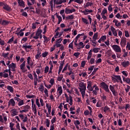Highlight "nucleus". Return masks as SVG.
Returning a JSON list of instances; mask_svg holds the SVG:
<instances>
[{
	"label": "nucleus",
	"instance_id": "nucleus-1",
	"mask_svg": "<svg viewBox=\"0 0 130 130\" xmlns=\"http://www.w3.org/2000/svg\"><path fill=\"white\" fill-rule=\"evenodd\" d=\"M100 87L105 90L107 93H110V90H109V85H107L105 82H102L100 84Z\"/></svg>",
	"mask_w": 130,
	"mask_h": 130
},
{
	"label": "nucleus",
	"instance_id": "nucleus-2",
	"mask_svg": "<svg viewBox=\"0 0 130 130\" xmlns=\"http://www.w3.org/2000/svg\"><path fill=\"white\" fill-rule=\"evenodd\" d=\"M112 81L114 83H119V81H121V77L119 75L113 74L112 76Z\"/></svg>",
	"mask_w": 130,
	"mask_h": 130
},
{
	"label": "nucleus",
	"instance_id": "nucleus-3",
	"mask_svg": "<svg viewBox=\"0 0 130 130\" xmlns=\"http://www.w3.org/2000/svg\"><path fill=\"white\" fill-rule=\"evenodd\" d=\"M79 88L80 92L86 91V83L84 82H80L79 83Z\"/></svg>",
	"mask_w": 130,
	"mask_h": 130
},
{
	"label": "nucleus",
	"instance_id": "nucleus-4",
	"mask_svg": "<svg viewBox=\"0 0 130 130\" xmlns=\"http://www.w3.org/2000/svg\"><path fill=\"white\" fill-rule=\"evenodd\" d=\"M112 47L115 52H121V48L117 45H114Z\"/></svg>",
	"mask_w": 130,
	"mask_h": 130
},
{
	"label": "nucleus",
	"instance_id": "nucleus-5",
	"mask_svg": "<svg viewBox=\"0 0 130 130\" xmlns=\"http://www.w3.org/2000/svg\"><path fill=\"white\" fill-rule=\"evenodd\" d=\"M31 110L34 111V114H37V109H36V105L34 104V100H31Z\"/></svg>",
	"mask_w": 130,
	"mask_h": 130
},
{
	"label": "nucleus",
	"instance_id": "nucleus-6",
	"mask_svg": "<svg viewBox=\"0 0 130 130\" xmlns=\"http://www.w3.org/2000/svg\"><path fill=\"white\" fill-rule=\"evenodd\" d=\"M120 46L122 48L125 47V46L126 45V38H122L121 39V42H120Z\"/></svg>",
	"mask_w": 130,
	"mask_h": 130
},
{
	"label": "nucleus",
	"instance_id": "nucleus-7",
	"mask_svg": "<svg viewBox=\"0 0 130 130\" xmlns=\"http://www.w3.org/2000/svg\"><path fill=\"white\" fill-rule=\"evenodd\" d=\"M75 12H76V9H68V8H66L65 9V13L66 14H72V13H75Z\"/></svg>",
	"mask_w": 130,
	"mask_h": 130
},
{
	"label": "nucleus",
	"instance_id": "nucleus-8",
	"mask_svg": "<svg viewBox=\"0 0 130 130\" xmlns=\"http://www.w3.org/2000/svg\"><path fill=\"white\" fill-rule=\"evenodd\" d=\"M18 3L19 7L25 8V2L23 0H18Z\"/></svg>",
	"mask_w": 130,
	"mask_h": 130
},
{
	"label": "nucleus",
	"instance_id": "nucleus-9",
	"mask_svg": "<svg viewBox=\"0 0 130 130\" xmlns=\"http://www.w3.org/2000/svg\"><path fill=\"white\" fill-rule=\"evenodd\" d=\"M3 9L7 12H11V11H12V9H11V7L8 4L5 5V6L3 7Z\"/></svg>",
	"mask_w": 130,
	"mask_h": 130
},
{
	"label": "nucleus",
	"instance_id": "nucleus-10",
	"mask_svg": "<svg viewBox=\"0 0 130 130\" xmlns=\"http://www.w3.org/2000/svg\"><path fill=\"white\" fill-rule=\"evenodd\" d=\"M22 48H24L25 50L28 52L27 49H32V45H23Z\"/></svg>",
	"mask_w": 130,
	"mask_h": 130
},
{
	"label": "nucleus",
	"instance_id": "nucleus-11",
	"mask_svg": "<svg viewBox=\"0 0 130 130\" xmlns=\"http://www.w3.org/2000/svg\"><path fill=\"white\" fill-rule=\"evenodd\" d=\"M85 47V45L84 43L82 42H80L77 47V49H81V48H84Z\"/></svg>",
	"mask_w": 130,
	"mask_h": 130
},
{
	"label": "nucleus",
	"instance_id": "nucleus-12",
	"mask_svg": "<svg viewBox=\"0 0 130 130\" xmlns=\"http://www.w3.org/2000/svg\"><path fill=\"white\" fill-rule=\"evenodd\" d=\"M10 22L7 21V20H3L2 23V20H0V24L1 25H3V26H7V25H8L9 24Z\"/></svg>",
	"mask_w": 130,
	"mask_h": 130
},
{
	"label": "nucleus",
	"instance_id": "nucleus-13",
	"mask_svg": "<svg viewBox=\"0 0 130 130\" xmlns=\"http://www.w3.org/2000/svg\"><path fill=\"white\" fill-rule=\"evenodd\" d=\"M121 64L123 68H126L129 64V62L128 61H123L121 62Z\"/></svg>",
	"mask_w": 130,
	"mask_h": 130
},
{
	"label": "nucleus",
	"instance_id": "nucleus-14",
	"mask_svg": "<svg viewBox=\"0 0 130 130\" xmlns=\"http://www.w3.org/2000/svg\"><path fill=\"white\" fill-rule=\"evenodd\" d=\"M30 1L31 2V3H30V1L29 0H27V5L28 6H33V5H34L36 2V0H30Z\"/></svg>",
	"mask_w": 130,
	"mask_h": 130
},
{
	"label": "nucleus",
	"instance_id": "nucleus-15",
	"mask_svg": "<svg viewBox=\"0 0 130 130\" xmlns=\"http://www.w3.org/2000/svg\"><path fill=\"white\" fill-rule=\"evenodd\" d=\"M93 6V3L91 2H87L86 5L84 6V8L87 9V8H89V7H92Z\"/></svg>",
	"mask_w": 130,
	"mask_h": 130
},
{
	"label": "nucleus",
	"instance_id": "nucleus-16",
	"mask_svg": "<svg viewBox=\"0 0 130 130\" xmlns=\"http://www.w3.org/2000/svg\"><path fill=\"white\" fill-rule=\"evenodd\" d=\"M25 66H26V61H24L20 66V70H21V71H24Z\"/></svg>",
	"mask_w": 130,
	"mask_h": 130
},
{
	"label": "nucleus",
	"instance_id": "nucleus-17",
	"mask_svg": "<svg viewBox=\"0 0 130 130\" xmlns=\"http://www.w3.org/2000/svg\"><path fill=\"white\" fill-rule=\"evenodd\" d=\"M7 88L8 89V90L9 91H10V92L11 93H13V92H14V88H13L12 86H10V85H8V86H7Z\"/></svg>",
	"mask_w": 130,
	"mask_h": 130
},
{
	"label": "nucleus",
	"instance_id": "nucleus-18",
	"mask_svg": "<svg viewBox=\"0 0 130 130\" xmlns=\"http://www.w3.org/2000/svg\"><path fill=\"white\" fill-rule=\"evenodd\" d=\"M57 91L58 92V94L62 93V87L61 86L59 85H58V89Z\"/></svg>",
	"mask_w": 130,
	"mask_h": 130
},
{
	"label": "nucleus",
	"instance_id": "nucleus-19",
	"mask_svg": "<svg viewBox=\"0 0 130 130\" xmlns=\"http://www.w3.org/2000/svg\"><path fill=\"white\" fill-rule=\"evenodd\" d=\"M40 24V22H36L35 23H33L32 24V29H36V27L37 26V25H39Z\"/></svg>",
	"mask_w": 130,
	"mask_h": 130
},
{
	"label": "nucleus",
	"instance_id": "nucleus-20",
	"mask_svg": "<svg viewBox=\"0 0 130 130\" xmlns=\"http://www.w3.org/2000/svg\"><path fill=\"white\" fill-rule=\"evenodd\" d=\"M63 62L62 63H60L59 68V71L58 72V75H60V72H61L62 70V68H63Z\"/></svg>",
	"mask_w": 130,
	"mask_h": 130
},
{
	"label": "nucleus",
	"instance_id": "nucleus-21",
	"mask_svg": "<svg viewBox=\"0 0 130 130\" xmlns=\"http://www.w3.org/2000/svg\"><path fill=\"white\" fill-rule=\"evenodd\" d=\"M92 39L94 40V41H96V40H97V39H99L98 32L94 33L93 37L92 38Z\"/></svg>",
	"mask_w": 130,
	"mask_h": 130
},
{
	"label": "nucleus",
	"instance_id": "nucleus-22",
	"mask_svg": "<svg viewBox=\"0 0 130 130\" xmlns=\"http://www.w3.org/2000/svg\"><path fill=\"white\" fill-rule=\"evenodd\" d=\"M43 38L44 39V43L46 42V43H47V42H48L50 40V38L46 37L45 35L43 36Z\"/></svg>",
	"mask_w": 130,
	"mask_h": 130
},
{
	"label": "nucleus",
	"instance_id": "nucleus-23",
	"mask_svg": "<svg viewBox=\"0 0 130 130\" xmlns=\"http://www.w3.org/2000/svg\"><path fill=\"white\" fill-rule=\"evenodd\" d=\"M39 91H41V92H43L44 91V86H43V84H41L40 87L39 88Z\"/></svg>",
	"mask_w": 130,
	"mask_h": 130
},
{
	"label": "nucleus",
	"instance_id": "nucleus-24",
	"mask_svg": "<svg viewBox=\"0 0 130 130\" xmlns=\"http://www.w3.org/2000/svg\"><path fill=\"white\" fill-rule=\"evenodd\" d=\"M16 64H15V63H12L8 66V68L10 69H13V68H16Z\"/></svg>",
	"mask_w": 130,
	"mask_h": 130
},
{
	"label": "nucleus",
	"instance_id": "nucleus-25",
	"mask_svg": "<svg viewBox=\"0 0 130 130\" xmlns=\"http://www.w3.org/2000/svg\"><path fill=\"white\" fill-rule=\"evenodd\" d=\"M123 81H125V82H126V83H127V84H129L130 83V79L127 78H126L125 79V78L123 76Z\"/></svg>",
	"mask_w": 130,
	"mask_h": 130
},
{
	"label": "nucleus",
	"instance_id": "nucleus-26",
	"mask_svg": "<svg viewBox=\"0 0 130 130\" xmlns=\"http://www.w3.org/2000/svg\"><path fill=\"white\" fill-rule=\"evenodd\" d=\"M41 33H42V30L41 29H38L36 34V36L39 37L41 35Z\"/></svg>",
	"mask_w": 130,
	"mask_h": 130
},
{
	"label": "nucleus",
	"instance_id": "nucleus-27",
	"mask_svg": "<svg viewBox=\"0 0 130 130\" xmlns=\"http://www.w3.org/2000/svg\"><path fill=\"white\" fill-rule=\"evenodd\" d=\"M9 103H11L12 104V106H15V104H16V102H15V101H14L13 99H11L10 101H9Z\"/></svg>",
	"mask_w": 130,
	"mask_h": 130
},
{
	"label": "nucleus",
	"instance_id": "nucleus-28",
	"mask_svg": "<svg viewBox=\"0 0 130 130\" xmlns=\"http://www.w3.org/2000/svg\"><path fill=\"white\" fill-rule=\"evenodd\" d=\"M18 106H22V105H24V100H21L19 101L18 103Z\"/></svg>",
	"mask_w": 130,
	"mask_h": 130
},
{
	"label": "nucleus",
	"instance_id": "nucleus-29",
	"mask_svg": "<svg viewBox=\"0 0 130 130\" xmlns=\"http://www.w3.org/2000/svg\"><path fill=\"white\" fill-rule=\"evenodd\" d=\"M49 72V67L48 66H46L44 70L45 74H47Z\"/></svg>",
	"mask_w": 130,
	"mask_h": 130
},
{
	"label": "nucleus",
	"instance_id": "nucleus-30",
	"mask_svg": "<svg viewBox=\"0 0 130 130\" xmlns=\"http://www.w3.org/2000/svg\"><path fill=\"white\" fill-rule=\"evenodd\" d=\"M99 50H100V48H94L93 49V51L94 52V53H97L98 52H99Z\"/></svg>",
	"mask_w": 130,
	"mask_h": 130
},
{
	"label": "nucleus",
	"instance_id": "nucleus-31",
	"mask_svg": "<svg viewBox=\"0 0 130 130\" xmlns=\"http://www.w3.org/2000/svg\"><path fill=\"white\" fill-rule=\"evenodd\" d=\"M82 22H83V23L86 24V25H88V24H89V22H88V20H87L86 19L82 18Z\"/></svg>",
	"mask_w": 130,
	"mask_h": 130
},
{
	"label": "nucleus",
	"instance_id": "nucleus-32",
	"mask_svg": "<svg viewBox=\"0 0 130 130\" xmlns=\"http://www.w3.org/2000/svg\"><path fill=\"white\" fill-rule=\"evenodd\" d=\"M67 20H73L74 19V15H71L66 17Z\"/></svg>",
	"mask_w": 130,
	"mask_h": 130
},
{
	"label": "nucleus",
	"instance_id": "nucleus-33",
	"mask_svg": "<svg viewBox=\"0 0 130 130\" xmlns=\"http://www.w3.org/2000/svg\"><path fill=\"white\" fill-rule=\"evenodd\" d=\"M55 15H56V17H57V19H58V21H60L61 22V21H62V18L61 17V16L57 15V13H56L55 14Z\"/></svg>",
	"mask_w": 130,
	"mask_h": 130
},
{
	"label": "nucleus",
	"instance_id": "nucleus-34",
	"mask_svg": "<svg viewBox=\"0 0 130 130\" xmlns=\"http://www.w3.org/2000/svg\"><path fill=\"white\" fill-rule=\"evenodd\" d=\"M69 98H70L69 104L70 105H73V97L71 95H69Z\"/></svg>",
	"mask_w": 130,
	"mask_h": 130
},
{
	"label": "nucleus",
	"instance_id": "nucleus-35",
	"mask_svg": "<svg viewBox=\"0 0 130 130\" xmlns=\"http://www.w3.org/2000/svg\"><path fill=\"white\" fill-rule=\"evenodd\" d=\"M46 126L49 127L50 125V121L48 119H46Z\"/></svg>",
	"mask_w": 130,
	"mask_h": 130
},
{
	"label": "nucleus",
	"instance_id": "nucleus-36",
	"mask_svg": "<svg viewBox=\"0 0 130 130\" xmlns=\"http://www.w3.org/2000/svg\"><path fill=\"white\" fill-rule=\"evenodd\" d=\"M74 41L71 42L69 45V48H71L72 49H74Z\"/></svg>",
	"mask_w": 130,
	"mask_h": 130
},
{
	"label": "nucleus",
	"instance_id": "nucleus-37",
	"mask_svg": "<svg viewBox=\"0 0 130 130\" xmlns=\"http://www.w3.org/2000/svg\"><path fill=\"white\" fill-rule=\"evenodd\" d=\"M109 89L111 92H113V91L115 90V88H114V86H113L112 85H110L109 86Z\"/></svg>",
	"mask_w": 130,
	"mask_h": 130
},
{
	"label": "nucleus",
	"instance_id": "nucleus-38",
	"mask_svg": "<svg viewBox=\"0 0 130 130\" xmlns=\"http://www.w3.org/2000/svg\"><path fill=\"white\" fill-rule=\"evenodd\" d=\"M43 57H46L47 55H48V52L45 51L44 53L42 54Z\"/></svg>",
	"mask_w": 130,
	"mask_h": 130
},
{
	"label": "nucleus",
	"instance_id": "nucleus-39",
	"mask_svg": "<svg viewBox=\"0 0 130 130\" xmlns=\"http://www.w3.org/2000/svg\"><path fill=\"white\" fill-rule=\"evenodd\" d=\"M98 70H99V68H94V70L91 73V76H94V75H95V73H96V72H97V71H98Z\"/></svg>",
	"mask_w": 130,
	"mask_h": 130
},
{
	"label": "nucleus",
	"instance_id": "nucleus-40",
	"mask_svg": "<svg viewBox=\"0 0 130 130\" xmlns=\"http://www.w3.org/2000/svg\"><path fill=\"white\" fill-rule=\"evenodd\" d=\"M74 124L75 125H80L81 124V122H80V121L79 120L74 121Z\"/></svg>",
	"mask_w": 130,
	"mask_h": 130
},
{
	"label": "nucleus",
	"instance_id": "nucleus-41",
	"mask_svg": "<svg viewBox=\"0 0 130 130\" xmlns=\"http://www.w3.org/2000/svg\"><path fill=\"white\" fill-rule=\"evenodd\" d=\"M60 76H59L57 78V81H58V82H60V81H61L63 78V75L62 74H61Z\"/></svg>",
	"mask_w": 130,
	"mask_h": 130
},
{
	"label": "nucleus",
	"instance_id": "nucleus-42",
	"mask_svg": "<svg viewBox=\"0 0 130 130\" xmlns=\"http://www.w3.org/2000/svg\"><path fill=\"white\" fill-rule=\"evenodd\" d=\"M124 33L125 37H126V38H128V37H129V34L128 33V31L127 30H125Z\"/></svg>",
	"mask_w": 130,
	"mask_h": 130
},
{
	"label": "nucleus",
	"instance_id": "nucleus-43",
	"mask_svg": "<svg viewBox=\"0 0 130 130\" xmlns=\"http://www.w3.org/2000/svg\"><path fill=\"white\" fill-rule=\"evenodd\" d=\"M112 5L110 4L108 8V11H109V12H112L113 9L112 8Z\"/></svg>",
	"mask_w": 130,
	"mask_h": 130
},
{
	"label": "nucleus",
	"instance_id": "nucleus-44",
	"mask_svg": "<svg viewBox=\"0 0 130 130\" xmlns=\"http://www.w3.org/2000/svg\"><path fill=\"white\" fill-rule=\"evenodd\" d=\"M51 121L52 124H53V123H54V122L56 121V117L55 116L53 117V118L52 119Z\"/></svg>",
	"mask_w": 130,
	"mask_h": 130
},
{
	"label": "nucleus",
	"instance_id": "nucleus-45",
	"mask_svg": "<svg viewBox=\"0 0 130 130\" xmlns=\"http://www.w3.org/2000/svg\"><path fill=\"white\" fill-rule=\"evenodd\" d=\"M26 98H28V99H30V98H35V95L33 94H31V95H26Z\"/></svg>",
	"mask_w": 130,
	"mask_h": 130
},
{
	"label": "nucleus",
	"instance_id": "nucleus-46",
	"mask_svg": "<svg viewBox=\"0 0 130 130\" xmlns=\"http://www.w3.org/2000/svg\"><path fill=\"white\" fill-rule=\"evenodd\" d=\"M13 41H14V37H12L11 39H10L7 43L11 44Z\"/></svg>",
	"mask_w": 130,
	"mask_h": 130
},
{
	"label": "nucleus",
	"instance_id": "nucleus-47",
	"mask_svg": "<svg viewBox=\"0 0 130 130\" xmlns=\"http://www.w3.org/2000/svg\"><path fill=\"white\" fill-rule=\"evenodd\" d=\"M75 3H77V4H83L84 3V1H81V0H75L74 1Z\"/></svg>",
	"mask_w": 130,
	"mask_h": 130
},
{
	"label": "nucleus",
	"instance_id": "nucleus-48",
	"mask_svg": "<svg viewBox=\"0 0 130 130\" xmlns=\"http://www.w3.org/2000/svg\"><path fill=\"white\" fill-rule=\"evenodd\" d=\"M32 62V59H31V57L30 56L27 57V63L28 64H30V63Z\"/></svg>",
	"mask_w": 130,
	"mask_h": 130
},
{
	"label": "nucleus",
	"instance_id": "nucleus-49",
	"mask_svg": "<svg viewBox=\"0 0 130 130\" xmlns=\"http://www.w3.org/2000/svg\"><path fill=\"white\" fill-rule=\"evenodd\" d=\"M92 53H88V56H87V60H89V59L92 57Z\"/></svg>",
	"mask_w": 130,
	"mask_h": 130
},
{
	"label": "nucleus",
	"instance_id": "nucleus-50",
	"mask_svg": "<svg viewBox=\"0 0 130 130\" xmlns=\"http://www.w3.org/2000/svg\"><path fill=\"white\" fill-rule=\"evenodd\" d=\"M107 13V9H104L101 13V15H105V14Z\"/></svg>",
	"mask_w": 130,
	"mask_h": 130
},
{
	"label": "nucleus",
	"instance_id": "nucleus-51",
	"mask_svg": "<svg viewBox=\"0 0 130 130\" xmlns=\"http://www.w3.org/2000/svg\"><path fill=\"white\" fill-rule=\"evenodd\" d=\"M130 107V105L128 104H125V107H124L125 110H126V111H127V109H128V108H129Z\"/></svg>",
	"mask_w": 130,
	"mask_h": 130
},
{
	"label": "nucleus",
	"instance_id": "nucleus-52",
	"mask_svg": "<svg viewBox=\"0 0 130 130\" xmlns=\"http://www.w3.org/2000/svg\"><path fill=\"white\" fill-rule=\"evenodd\" d=\"M112 94L114 96H117V95H118V93L115 90L112 91Z\"/></svg>",
	"mask_w": 130,
	"mask_h": 130
},
{
	"label": "nucleus",
	"instance_id": "nucleus-53",
	"mask_svg": "<svg viewBox=\"0 0 130 130\" xmlns=\"http://www.w3.org/2000/svg\"><path fill=\"white\" fill-rule=\"evenodd\" d=\"M30 108H31V107H30V106H29L28 105L23 106V109H26L27 110H28V109H30Z\"/></svg>",
	"mask_w": 130,
	"mask_h": 130
},
{
	"label": "nucleus",
	"instance_id": "nucleus-54",
	"mask_svg": "<svg viewBox=\"0 0 130 130\" xmlns=\"http://www.w3.org/2000/svg\"><path fill=\"white\" fill-rule=\"evenodd\" d=\"M66 53H67L65 51L62 52V55L60 56V58H61V59H63V58H64V56H66Z\"/></svg>",
	"mask_w": 130,
	"mask_h": 130
},
{
	"label": "nucleus",
	"instance_id": "nucleus-55",
	"mask_svg": "<svg viewBox=\"0 0 130 130\" xmlns=\"http://www.w3.org/2000/svg\"><path fill=\"white\" fill-rule=\"evenodd\" d=\"M41 2H42V7H44L45 6V4H46V0H40Z\"/></svg>",
	"mask_w": 130,
	"mask_h": 130
},
{
	"label": "nucleus",
	"instance_id": "nucleus-56",
	"mask_svg": "<svg viewBox=\"0 0 130 130\" xmlns=\"http://www.w3.org/2000/svg\"><path fill=\"white\" fill-rule=\"evenodd\" d=\"M94 61H95V59H94V58H91L90 59V64H93Z\"/></svg>",
	"mask_w": 130,
	"mask_h": 130
},
{
	"label": "nucleus",
	"instance_id": "nucleus-57",
	"mask_svg": "<svg viewBox=\"0 0 130 130\" xmlns=\"http://www.w3.org/2000/svg\"><path fill=\"white\" fill-rule=\"evenodd\" d=\"M62 40V38H60L59 39H57L56 40V43H61V41Z\"/></svg>",
	"mask_w": 130,
	"mask_h": 130
},
{
	"label": "nucleus",
	"instance_id": "nucleus-58",
	"mask_svg": "<svg viewBox=\"0 0 130 130\" xmlns=\"http://www.w3.org/2000/svg\"><path fill=\"white\" fill-rule=\"evenodd\" d=\"M5 45V41L2 40V39L0 38V45L4 46Z\"/></svg>",
	"mask_w": 130,
	"mask_h": 130
},
{
	"label": "nucleus",
	"instance_id": "nucleus-59",
	"mask_svg": "<svg viewBox=\"0 0 130 130\" xmlns=\"http://www.w3.org/2000/svg\"><path fill=\"white\" fill-rule=\"evenodd\" d=\"M90 87H92V83H91V81H89L87 83V89H88Z\"/></svg>",
	"mask_w": 130,
	"mask_h": 130
},
{
	"label": "nucleus",
	"instance_id": "nucleus-60",
	"mask_svg": "<svg viewBox=\"0 0 130 130\" xmlns=\"http://www.w3.org/2000/svg\"><path fill=\"white\" fill-rule=\"evenodd\" d=\"M85 66H86V61H82L81 62V67L84 68Z\"/></svg>",
	"mask_w": 130,
	"mask_h": 130
},
{
	"label": "nucleus",
	"instance_id": "nucleus-61",
	"mask_svg": "<svg viewBox=\"0 0 130 130\" xmlns=\"http://www.w3.org/2000/svg\"><path fill=\"white\" fill-rule=\"evenodd\" d=\"M126 49L128 48V50H130V43L129 42L127 43V45L126 46Z\"/></svg>",
	"mask_w": 130,
	"mask_h": 130
},
{
	"label": "nucleus",
	"instance_id": "nucleus-62",
	"mask_svg": "<svg viewBox=\"0 0 130 130\" xmlns=\"http://www.w3.org/2000/svg\"><path fill=\"white\" fill-rule=\"evenodd\" d=\"M84 115L88 116L89 115V114L90 113V112L89 110H86L84 111Z\"/></svg>",
	"mask_w": 130,
	"mask_h": 130
},
{
	"label": "nucleus",
	"instance_id": "nucleus-63",
	"mask_svg": "<svg viewBox=\"0 0 130 130\" xmlns=\"http://www.w3.org/2000/svg\"><path fill=\"white\" fill-rule=\"evenodd\" d=\"M94 70V66H91L90 67V68H88V71H90L92 72Z\"/></svg>",
	"mask_w": 130,
	"mask_h": 130
},
{
	"label": "nucleus",
	"instance_id": "nucleus-64",
	"mask_svg": "<svg viewBox=\"0 0 130 130\" xmlns=\"http://www.w3.org/2000/svg\"><path fill=\"white\" fill-rule=\"evenodd\" d=\"M101 40L103 41V40H106V36H103L101 37Z\"/></svg>",
	"mask_w": 130,
	"mask_h": 130
}]
</instances>
